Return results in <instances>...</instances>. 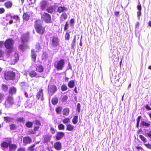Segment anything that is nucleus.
<instances>
[{
    "label": "nucleus",
    "mask_w": 151,
    "mask_h": 151,
    "mask_svg": "<svg viewBox=\"0 0 151 151\" xmlns=\"http://www.w3.org/2000/svg\"><path fill=\"white\" fill-rule=\"evenodd\" d=\"M16 75L15 73L12 71H6L4 73V78L7 81L14 80Z\"/></svg>",
    "instance_id": "nucleus-1"
},
{
    "label": "nucleus",
    "mask_w": 151,
    "mask_h": 151,
    "mask_svg": "<svg viewBox=\"0 0 151 151\" xmlns=\"http://www.w3.org/2000/svg\"><path fill=\"white\" fill-rule=\"evenodd\" d=\"M34 27L37 32L40 35L43 34L45 31V27L42 24L38 23L37 20L36 21Z\"/></svg>",
    "instance_id": "nucleus-2"
},
{
    "label": "nucleus",
    "mask_w": 151,
    "mask_h": 151,
    "mask_svg": "<svg viewBox=\"0 0 151 151\" xmlns=\"http://www.w3.org/2000/svg\"><path fill=\"white\" fill-rule=\"evenodd\" d=\"M14 41L11 38H9L6 40L4 42V45L5 48L8 50L7 52L10 53L12 51Z\"/></svg>",
    "instance_id": "nucleus-3"
},
{
    "label": "nucleus",
    "mask_w": 151,
    "mask_h": 151,
    "mask_svg": "<svg viewBox=\"0 0 151 151\" xmlns=\"http://www.w3.org/2000/svg\"><path fill=\"white\" fill-rule=\"evenodd\" d=\"M65 60L63 59H61L55 62L54 66L57 70H62L64 67Z\"/></svg>",
    "instance_id": "nucleus-4"
},
{
    "label": "nucleus",
    "mask_w": 151,
    "mask_h": 151,
    "mask_svg": "<svg viewBox=\"0 0 151 151\" xmlns=\"http://www.w3.org/2000/svg\"><path fill=\"white\" fill-rule=\"evenodd\" d=\"M41 19L46 23H50L52 22V18L51 15L48 13L44 12L41 13Z\"/></svg>",
    "instance_id": "nucleus-5"
},
{
    "label": "nucleus",
    "mask_w": 151,
    "mask_h": 151,
    "mask_svg": "<svg viewBox=\"0 0 151 151\" xmlns=\"http://www.w3.org/2000/svg\"><path fill=\"white\" fill-rule=\"evenodd\" d=\"M19 57L18 54L15 52L13 55L12 56L9 61V63L12 65L15 64L19 60Z\"/></svg>",
    "instance_id": "nucleus-6"
},
{
    "label": "nucleus",
    "mask_w": 151,
    "mask_h": 151,
    "mask_svg": "<svg viewBox=\"0 0 151 151\" xmlns=\"http://www.w3.org/2000/svg\"><path fill=\"white\" fill-rule=\"evenodd\" d=\"M6 103L11 106H12L15 104V101L12 95H8L6 99L4 104L6 105Z\"/></svg>",
    "instance_id": "nucleus-7"
},
{
    "label": "nucleus",
    "mask_w": 151,
    "mask_h": 151,
    "mask_svg": "<svg viewBox=\"0 0 151 151\" xmlns=\"http://www.w3.org/2000/svg\"><path fill=\"white\" fill-rule=\"evenodd\" d=\"M12 143V141L9 138H7L5 141H2L1 144V146L3 148L6 149L8 148L10 145Z\"/></svg>",
    "instance_id": "nucleus-8"
},
{
    "label": "nucleus",
    "mask_w": 151,
    "mask_h": 151,
    "mask_svg": "<svg viewBox=\"0 0 151 151\" xmlns=\"http://www.w3.org/2000/svg\"><path fill=\"white\" fill-rule=\"evenodd\" d=\"M59 39L58 37L53 36L52 37L51 40V44L52 46L57 47L59 44Z\"/></svg>",
    "instance_id": "nucleus-9"
},
{
    "label": "nucleus",
    "mask_w": 151,
    "mask_h": 151,
    "mask_svg": "<svg viewBox=\"0 0 151 151\" xmlns=\"http://www.w3.org/2000/svg\"><path fill=\"white\" fill-rule=\"evenodd\" d=\"M36 96L38 100H40L41 101H43L44 99L43 93L42 88L39 89V91L36 94Z\"/></svg>",
    "instance_id": "nucleus-10"
},
{
    "label": "nucleus",
    "mask_w": 151,
    "mask_h": 151,
    "mask_svg": "<svg viewBox=\"0 0 151 151\" xmlns=\"http://www.w3.org/2000/svg\"><path fill=\"white\" fill-rule=\"evenodd\" d=\"M28 74L31 78H38L41 77V76L39 75L34 70L29 71Z\"/></svg>",
    "instance_id": "nucleus-11"
},
{
    "label": "nucleus",
    "mask_w": 151,
    "mask_h": 151,
    "mask_svg": "<svg viewBox=\"0 0 151 151\" xmlns=\"http://www.w3.org/2000/svg\"><path fill=\"white\" fill-rule=\"evenodd\" d=\"M47 6V2L46 0H42L40 3V7L42 11L46 9Z\"/></svg>",
    "instance_id": "nucleus-12"
},
{
    "label": "nucleus",
    "mask_w": 151,
    "mask_h": 151,
    "mask_svg": "<svg viewBox=\"0 0 151 151\" xmlns=\"http://www.w3.org/2000/svg\"><path fill=\"white\" fill-rule=\"evenodd\" d=\"M9 95H12L13 96V95L15 94L17 92V89L14 86H12L10 87L8 90Z\"/></svg>",
    "instance_id": "nucleus-13"
},
{
    "label": "nucleus",
    "mask_w": 151,
    "mask_h": 151,
    "mask_svg": "<svg viewBox=\"0 0 151 151\" xmlns=\"http://www.w3.org/2000/svg\"><path fill=\"white\" fill-rule=\"evenodd\" d=\"M48 91L51 93H54L57 90V88L56 86L54 85H52L49 87L48 88Z\"/></svg>",
    "instance_id": "nucleus-14"
},
{
    "label": "nucleus",
    "mask_w": 151,
    "mask_h": 151,
    "mask_svg": "<svg viewBox=\"0 0 151 151\" xmlns=\"http://www.w3.org/2000/svg\"><path fill=\"white\" fill-rule=\"evenodd\" d=\"M65 136L64 132H57L55 136V139L56 140H59L61 139Z\"/></svg>",
    "instance_id": "nucleus-15"
},
{
    "label": "nucleus",
    "mask_w": 151,
    "mask_h": 151,
    "mask_svg": "<svg viewBox=\"0 0 151 151\" xmlns=\"http://www.w3.org/2000/svg\"><path fill=\"white\" fill-rule=\"evenodd\" d=\"M31 56L32 61L35 62L37 58V54L35 49H32L31 50Z\"/></svg>",
    "instance_id": "nucleus-16"
},
{
    "label": "nucleus",
    "mask_w": 151,
    "mask_h": 151,
    "mask_svg": "<svg viewBox=\"0 0 151 151\" xmlns=\"http://www.w3.org/2000/svg\"><path fill=\"white\" fill-rule=\"evenodd\" d=\"M53 146L55 150H59L61 149L62 144L60 142H57L54 143Z\"/></svg>",
    "instance_id": "nucleus-17"
},
{
    "label": "nucleus",
    "mask_w": 151,
    "mask_h": 151,
    "mask_svg": "<svg viewBox=\"0 0 151 151\" xmlns=\"http://www.w3.org/2000/svg\"><path fill=\"white\" fill-rule=\"evenodd\" d=\"M32 141V139L29 136L25 137L23 138V142L26 145L30 144Z\"/></svg>",
    "instance_id": "nucleus-18"
},
{
    "label": "nucleus",
    "mask_w": 151,
    "mask_h": 151,
    "mask_svg": "<svg viewBox=\"0 0 151 151\" xmlns=\"http://www.w3.org/2000/svg\"><path fill=\"white\" fill-rule=\"evenodd\" d=\"M68 15L65 12H63L61 14L60 18V23L63 22L64 20L68 18Z\"/></svg>",
    "instance_id": "nucleus-19"
},
{
    "label": "nucleus",
    "mask_w": 151,
    "mask_h": 151,
    "mask_svg": "<svg viewBox=\"0 0 151 151\" xmlns=\"http://www.w3.org/2000/svg\"><path fill=\"white\" fill-rule=\"evenodd\" d=\"M30 15L29 12L24 13L22 16V18L25 21H28L30 18Z\"/></svg>",
    "instance_id": "nucleus-20"
},
{
    "label": "nucleus",
    "mask_w": 151,
    "mask_h": 151,
    "mask_svg": "<svg viewBox=\"0 0 151 151\" xmlns=\"http://www.w3.org/2000/svg\"><path fill=\"white\" fill-rule=\"evenodd\" d=\"M9 150L8 151H15L17 147V145L15 144L11 143L9 147Z\"/></svg>",
    "instance_id": "nucleus-21"
},
{
    "label": "nucleus",
    "mask_w": 151,
    "mask_h": 151,
    "mask_svg": "<svg viewBox=\"0 0 151 151\" xmlns=\"http://www.w3.org/2000/svg\"><path fill=\"white\" fill-rule=\"evenodd\" d=\"M52 136L49 134H46L43 136L44 142L45 143H47L50 141L51 139Z\"/></svg>",
    "instance_id": "nucleus-22"
},
{
    "label": "nucleus",
    "mask_w": 151,
    "mask_h": 151,
    "mask_svg": "<svg viewBox=\"0 0 151 151\" xmlns=\"http://www.w3.org/2000/svg\"><path fill=\"white\" fill-rule=\"evenodd\" d=\"M67 8L64 6H59L57 9V12L59 13L62 12L67 11Z\"/></svg>",
    "instance_id": "nucleus-23"
},
{
    "label": "nucleus",
    "mask_w": 151,
    "mask_h": 151,
    "mask_svg": "<svg viewBox=\"0 0 151 151\" xmlns=\"http://www.w3.org/2000/svg\"><path fill=\"white\" fill-rule=\"evenodd\" d=\"M45 10L47 12L52 14L54 10V6L53 5H50L47 8V7Z\"/></svg>",
    "instance_id": "nucleus-24"
},
{
    "label": "nucleus",
    "mask_w": 151,
    "mask_h": 151,
    "mask_svg": "<svg viewBox=\"0 0 151 151\" xmlns=\"http://www.w3.org/2000/svg\"><path fill=\"white\" fill-rule=\"evenodd\" d=\"M44 68L41 65H38L36 68V71L38 73H41L44 71Z\"/></svg>",
    "instance_id": "nucleus-25"
},
{
    "label": "nucleus",
    "mask_w": 151,
    "mask_h": 151,
    "mask_svg": "<svg viewBox=\"0 0 151 151\" xmlns=\"http://www.w3.org/2000/svg\"><path fill=\"white\" fill-rule=\"evenodd\" d=\"M138 4H139L137 5V9L138 10V11L137 12V16L139 18L141 14L142 6L140 4V3L139 1H138Z\"/></svg>",
    "instance_id": "nucleus-26"
},
{
    "label": "nucleus",
    "mask_w": 151,
    "mask_h": 151,
    "mask_svg": "<svg viewBox=\"0 0 151 151\" xmlns=\"http://www.w3.org/2000/svg\"><path fill=\"white\" fill-rule=\"evenodd\" d=\"M69 109L66 107L64 108L63 110V115L67 116L69 114Z\"/></svg>",
    "instance_id": "nucleus-27"
},
{
    "label": "nucleus",
    "mask_w": 151,
    "mask_h": 151,
    "mask_svg": "<svg viewBox=\"0 0 151 151\" xmlns=\"http://www.w3.org/2000/svg\"><path fill=\"white\" fill-rule=\"evenodd\" d=\"M12 5V3L10 1H6L4 4L5 6L7 9L11 8Z\"/></svg>",
    "instance_id": "nucleus-28"
},
{
    "label": "nucleus",
    "mask_w": 151,
    "mask_h": 151,
    "mask_svg": "<svg viewBox=\"0 0 151 151\" xmlns=\"http://www.w3.org/2000/svg\"><path fill=\"white\" fill-rule=\"evenodd\" d=\"M74 126L72 125L69 124L67 125L66 130L70 131H72L74 130Z\"/></svg>",
    "instance_id": "nucleus-29"
},
{
    "label": "nucleus",
    "mask_w": 151,
    "mask_h": 151,
    "mask_svg": "<svg viewBox=\"0 0 151 151\" xmlns=\"http://www.w3.org/2000/svg\"><path fill=\"white\" fill-rule=\"evenodd\" d=\"M4 120L6 123L12 122L14 120V118L9 116H5L4 117Z\"/></svg>",
    "instance_id": "nucleus-30"
},
{
    "label": "nucleus",
    "mask_w": 151,
    "mask_h": 151,
    "mask_svg": "<svg viewBox=\"0 0 151 151\" xmlns=\"http://www.w3.org/2000/svg\"><path fill=\"white\" fill-rule=\"evenodd\" d=\"M1 87L2 90L4 92H6L8 90V87L6 84H2L1 86Z\"/></svg>",
    "instance_id": "nucleus-31"
},
{
    "label": "nucleus",
    "mask_w": 151,
    "mask_h": 151,
    "mask_svg": "<svg viewBox=\"0 0 151 151\" xmlns=\"http://www.w3.org/2000/svg\"><path fill=\"white\" fill-rule=\"evenodd\" d=\"M9 128L11 130H15L17 129V125L14 124H12L9 125Z\"/></svg>",
    "instance_id": "nucleus-32"
},
{
    "label": "nucleus",
    "mask_w": 151,
    "mask_h": 151,
    "mask_svg": "<svg viewBox=\"0 0 151 151\" xmlns=\"http://www.w3.org/2000/svg\"><path fill=\"white\" fill-rule=\"evenodd\" d=\"M74 80L70 81L68 84V86L70 88H73L74 86Z\"/></svg>",
    "instance_id": "nucleus-33"
},
{
    "label": "nucleus",
    "mask_w": 151,
    "mask_h": 151,
    "mask_svg": "<svg viewBox=\"0 0 151 151\" xmlns=\"http://www.w3.org/2000/svg\"><path fill=\"white\" fill-rule=\"evenodd\" d=\"M62 108L61 106H59L56 107L55 109V111L56 113L58 114H60L62 110Z\"/></svg>",
    "instance_id": "nucleus-34"
},
{
    "label": "nucleus",
    "mask_w": 151,
    "mask_h": 151,
    "mask_svg": "<svg viewBox=\"0 0 151 151\" xmlns=\"http://www.w3.org/2000/svg\"><path fill=\"white\" fill-rule=\"evenodd\" d=\"M141 124H142L143 126H145L147 127H149L150 126V123L146 122L144 121L141 122Z\"/></svg>",
    "instance_id": "nucleus-35"
},
{
    "label": "nucleus",
    "mask_w": 151,
    "mask_h": 151,
    "mask_svg": "<svg viewBox=\"0 0 151 151\" xmlns=\"http://www.w3.org/2000/svg\"><path fill=\"white\" fill-rule=\"evenodd\" d=\"M139 137L144 143H145L147 142V140L146 138L143 135H139Z\"/></svg>",
    "instance_id": "nucleus-36"
},
{
    "label": "nucleus",
    "mask_w": 151,
    "mask_h": 151,
    "mask_svg": "<svg viewBox=\"0 0 151 151\" xmlns=\"http://www.w3.org/2000/svg\"><path fill=\"white\" fill-rule=\"evenodd\" d=\"M78 116L77 115L75 116L72 119V121L73 123L74 124L77 123L78 121Z\"/></svg>",
    "instance_id": "nucleus-37"
},
{
    "label": "nucleus",
    "mask_w": 151,
    "mask_h": 151,
    "mask_svg": "<svg viewBox=\"0 0 151 151\" xmlns=\"http://www.w3.org/2000/svg\"><path fill=\"white\" fill-rule=\"evenodd\" d=\"M58 102V99L57 97H53L52 100V103L53 105L56 104Z\"/></svg>",
    "instance_id": "nucleus-38"
},
{
    "label": "nucleus",
    "mask_w": 151,
    "mask_h": 151,
    "mask_svg": "<svg viewBox=\"0 0 151 151\" xmlns=\"http://www.w3.org/2000/svg\"><path fill=\"white\" fill-rule=\"evenodd\" d=\"M35 146V144H34L28 147L27 150L28 151H34L35 149L34 147Z\"/></svg>",
    "instance_id": "nucleus-39"
},
{
    "label": "nucleus",
    "mask_w": 151,
    "mask_h": 151,
    "mask_svg": "<svg viewBox=\"0 0 151 151\" xmlns=\"http://www.w3.org/2000/svg\"><path fill=\"white\" fill-rule=\"evenodd\" d=\"M142 118V117L141 116H138L136 119L137 123H136V127L138 128L139 122L141 118Z\"/></svg>",
    "instance_id": "nucleus-40"
},
{
    "label": "nucleus",
    "mask_w": 151,
    "mask_h": 151,
    "mask_svg": "<svg viewBox=\"0 0 151 151\" xmlns=\"http://www.w3.org/2000/svg\"><path fill=\"white\" fill-rule=\"evenodd\" d=\"M17 122L23 123L25 121L24 118L23 117L18 118L16 119Z\"/></svg>",
    "instance_id": "nucleus-41"
},
{
    "label": "nucleus",
    "mask_w": 151,
    "mask_h": 151,
    "mask_svg": "<svg viewBox=\"0 0 151 151\" xmlns=\"http://www.w3.org/2000/svg\"><path fill=\"white\" fill-rule=\"evenodd\" d=\"M32 123L29 122H27L25 124L26 126L28 128L32 127Z\"/></svg>",
    "instance_id": "nucleus-42"
},
{
    "label": "nucleus",
    "mask_w": 151,
    "mask_h": 151,
    "mask_svg": "<svg viewBox=\"0 0 151 151\" xmlns=\"http://www.w3.org/2000/svg\"><path fill=\"white\" fill-rule=\"evenodd\" d=\"M58 129L59 130H63L65 129V127L63 124H59L58 126Z\"/></svg>",
    "instance_id": "nucleus-43"
},
{
    "label": "nucleus",
    "mask_w": 151,
    "mask_h": 151,
    "mask_svg": "<svg viewBox=\"0 0 151 151\" xmlns=\"http://www.w3.org/2000/svg\"><path fill=\"white\" fill-rule=\"evenodd\" d=\"M11 18H12L15 19L16 21H19L20 18L19 16L17 15H14L13 16H11Z\"/></svg>",
    "instance_id": "nucleus-44"
},
{
    "label": "nucleus",
    "mask_w": 151,
    "mask_h": 151,
    "mask_svg": "<svg viewBox=\"0 0 151 151\" xmlns=\"http://www.w3.org/2000/svg\"><path fill=\"white\" fill-rule=\"evenodd\" d=\"M68 88L67 86L64 84H63L61 87V90L63 91H66L67 90Z\"/></svg>",
    "instance_id": "nucleus-45"
},
{
    "label": "nucleus",
    "mask_w": 151,
    "mask_h": 151,
    "mask_svg": "<svg viewBox=\"0 0 151 151\" xmlns=\"http://www.w3.org/2000/svg\"><path fill=\"white\" fill-rule=\"evenodd\" d=\"M70 38V35L68 32L67 31L65 34V38L66 40H69Z\"/></svg>",
    "instance_id": "nucleus-46"
},
{
    "label": "nucleus",
    "mask_w": 151,
    "mask_h": 151,
    "mask_svg": "<svg viewBox=\"0 0 151 151\" xmlns=\"http://www.w3.org/2000/svg\"><path fill=\"white\" fill-rule=\"evenodd\" d=\"M20 86L22 88H24L27 87V83L24 82H21L20 83Z\"/></svg>",
    "instance_id": "nucleus-47"
},
{
    "label": "nucleus",
    "mask_w": 151,
    "mask_h": 151,
    "mask_svg": "<svg viewBox=\"0 0 151 151\" xmlns=\"http://www.w3.org/2000/svg\"><path fill=\"white\" fill-rule=\"evenodd\" d=\"M63 122L64 124H66L70 121V119L69 118H66L63 120Z\"/></svg>",
    "instance_id": "nucleus-48"
},
{
    "label": "nucleus",
    "mask_w": 151,
    "mask_h": 151,
    "mask_svg": "<svg viewBox=\"0 0 151 151\" xmlns=\"http://www.w3.org/2000/svg\"><path fill=\"white\" fill-rule=\"evenodd\" d=\"M41 48V46L40 43L39 42H37L36 43L35 45V49L39 50Z\"/></svg>",
    "instance_id": "nucleus-49"
},
{
    "label": "nucleus",
    "mask_w": 151,
    "mask_h": 151,
    "mask_svg": "<svg viewBox=\"0 0 151 151\" xmlns=\"http://www.w3.org/2000/svg\"><path fill=\"white\" fill-rule=\"evenodd\" d=\"M50 131L52 134H54L55 133L56 131V129H55L53 127H51L50 129Z\"/></svg>",
    "instance_id": "nucleus-50"
},
{
    "label": "nucleus",
    "mask_w": 151,
    "mask_h": 151,
    "mask_svg": "<svg viewBox=\"0 0 151 151\" xmlns=\"http://www.w3.org/2000/svg\"><path fill=\"white\" fill-rule=\"evenodd\" d=\"M4 94L2 93H0V103H1L2 101L4 99Z\"/></svg>",
    "instance_id": "nucleus-51"
},
{
    "label": "nucleus",
    "mask_w": 151,
    "mask_h": 151,
    "mask_svg": "<svg viewBox=\"0 0 151 151\" xmlns=\"http://www.w3.org/2000/svg\"><path fill=\"white\" fill-rule=\"evenodd\" d=\"M19 48L22 50H24L25 49L24 44V43L20 44L19 45Z\"/></svg>",
    "instance_id": "nucleus-52"
},
{
    "label": "nucleus",
    "mask_w": 151,
    "mask_h": 151,
    "mask_svg": "<svg viewBox=\"0 0 151 151\" xmlns=\"http://www.w3.org/2000/svg\"><path fill=\"white\" fill-rule=\"evenodd\" d=\"M77 109L78 110V112L79 113L81 111V105L80 103H78L77 104Z\"/></svg>",
    "instance_id": "nucleus-53"
},
{
    "label": "nucleus",
    "mask_w": 151,
    "mask_h": 151,
    "mask_svg": "<svg viewBox=\"0 0 151 151\" xmlns=\"http://www.w3.org/2000/svg\"><path fill=\"white\" fill-rule=\"evenodd\" d=\"M68 27V22H66L65 23V24L64 26V30H67Z\"/></svg>",
    "instance_id": "nucleus-54"
},
{
    "label": "nucleus",
    "mask_w": 151,
    "mask_h": 151,
    "mask_svg": "<svg viewBox=\"0 0 151 151\" xmlns=\"http://www.w3.org/2000/svg\"><path fill=\"white\" fill-rule=\"evenodd\" d=\"M144 145L147 148L151 149V144L148 143L147 144H144Z\"/></svg>",
    "instance_id": "nucleus-55"
},
{
    "label": "nucleus",
    "mask_w": 151,
    "mask_h": 151,
    "mask_svg": "<svg viewBox=\"0 0 151 151\" xmlns=\"http://www.w3.org/2000/svg\"><path fill=\"white\" fill-rule=\"evenodd\" d=\"M35 124L37 125H40L41 124V123H40V120H37V119H35Z\"/></svg>",
    "instance_id": "nucleus-56"
},
{
    "label": "nucleus",
    "mask_w": 151,
    "mask_h": 151,
    "mask_svg": "<svg viewBox=\"0 0 151 151\" xmlns=\"http://www.w3.org/2000/svg\"><path fill=\"white\" fill-rule=\"evenodd\" d=\"M148 110H151V108L148 104H146L144 106Z\"/></svg>",
    "instance_id": "nucleus-57"
},
{
    "label": "nucleus",
    "mask_w": 151,
    "mask_h": 151,
    "mask_svg": "<svg viewBox=\"0 0 151 151\" xmlns=\"http://www.w3.org/2000/svg\"><path fill=\"white\" fill-rule=\"evenodd\" d=\"M25 149L24 147H19V148L17 151H25Z\"/></svg>",
    "instance_id": "nucleus-58"
},
{
    "label": "nucleus",
    "mask_w": 151,
    "mask_h": 151,
    "mask_svg": "<svg viewBox=\"0 0 151 151\" xmlns=\"http://www.w3.org/2000/svg\"><path fill=\"white\" fill-rule=\"evenodd\" d=\"M40 128V127L39 126H35L33 130L35 131L36 132Z\"/></svg>",
    "instance_id": "nucleus-59"
},
{
    "label": "nucleus",
    "mask_w": 151,
    "mask_h": 151,
    "mask_svg": "<svg viewBox=\"0 0 151 151\" xmlns=\"http://www.w3.org/2000/svg\"><path fill=\"white\" fill-rule=\"evenodd\" d=\"M5 12V10L3 8H0V14L4 13Z\"/></svg>",
    "instance_id": "nucleus-60"
},
{
    "label": "nucleus",
    "mask_w": 151,
    "mask_h": 151,
    "mask_svg": "<svg viewBox=\"0 0 151 151\" xmlns=\"http://www.w3.org/2000/svg\"><path fill=\"white\" fill-rule=\"evenodd\" d=\"M68 98V97L67 95L64 96L63 98V100L64 101H66Z\"/></svg>",
    "instance_id": "nucleus-61"
},
{
    "label": "nucleus",
    "mask_w": 151,
    "mask_h": 151,
    "mask_svg": "<svg viewBox=\"0 0 151 151\" xmlns=\"http://www.w3.org/2000/svg\"><path fill=\"white\" fill-rule=\"evenodd\" d=\"M29 134H34L36 133V132L34 130L29 131Z\"/></svg>",
    "instance_id": "nucleus-62"
},
{
    "label": "nucleus",
    "mask_w": 151,
    "mask_h": 151,
    "mask_svg": "<svg viewBox=\"0 0 151 151\" xmlns=\"http://www.w3.org/2000/svg\"><path fill=\"white\" fill-rule=\"evenodd\" d=\"M70 23L71 25H73V24L75 23L74 20L73 19H71L70 21Z\"/></svg>",
    "instance_id": "nucleus-63"
},
{
    "label": "nucleus",
    "mask_w": 151,
    "mask_h": 151,
    "mask_svg": "<svg viewBox=\"0 0 151 151\" xmlns=\"http://www.w3.org/2000/svg\"><path fill=\"white\" fill-rule=\"evenodd\" d=\"M147 134L148 137L151 138V131H150L149 133H147Z\"/></svg>",
    "instance_id": "nucleus-64"
}]
</instances>
